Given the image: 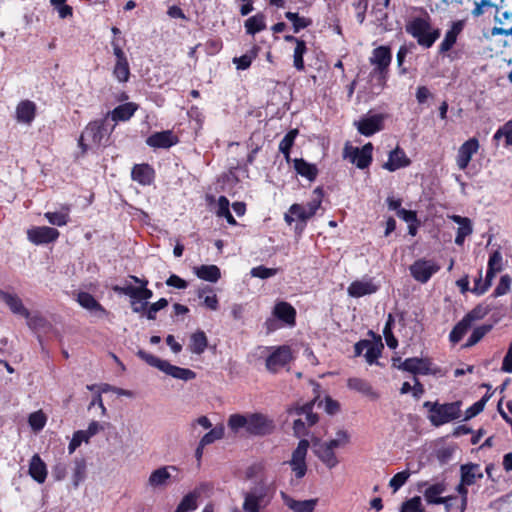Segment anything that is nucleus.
<instances>
[{"label": "nucleus", "instance_id": "f257e3e1", "mask_svg": "<svg viewBox=\"0 0 512 512\" xmlns=\"http://www.w3.org/2000/svg\"><path fill=\"white\" fill-rule=\"evenodd\" d=\"M227 425L234 433L244 430L247 434L255 436L271 434L275 429L274 421L261 413L232 414Z\"/></svg>", "mask_w": 512, "mask_h": 512}, {"label": "nucleus", "instance_id": "f03ea898", "mask_svg": "<svg viewBox=\"0 0 512 512\" xmlns=\"http://www.w3.org/2000/svg\"><path fill=\"white\" fill-rule=\"evenodd\" d=\"M406 31L417 40L420 46L430 48L440 37V29L433 28L430 16L425 13L423 16L413 17L406 24Z\"/></svg>", "mask_w": 512, "mask_h": 512}, {"label": "nucleus", "instance_id": "7ed1b4c3", "mask_svg": "<svg viewBox=\"0 0 512 512\" xmlns=\"http://www.w3.org/2000/svg\"><path fill=\"white\" fill-rule=\"evenodd\" d=\"M461 402H451L445 404L425 402L424 407L429 410V420L432 425L438 427L453 420L460 418L461 416Z\"/></svg>", "mask_w": 512, "mask_h": 512}, {"label": "nucleus", "instance_id": "20e7f679", "mask_svg": "<svg viewBox=\"0 0 512 512\" xmlns=\"http://www.w3.org/2000/svg\"><path fill=\"white\" fill-rule=\"evenodd\" d=\"M137 356L145 361L148 365L159 369L167 375L172 376L173 378L189 381L196 377L194 371L186 368H181L178 366H174L170 364L166 360H162L155 355L148 353L144 350H139L137 352Z\"/></svg>", "mask_w": 512, "mask_h": 512}, {"label": "nucleus", "instance_id": "39448f33", "mask_svg": "<svg viewBox=\"0 0 512 512\" xmlns=\"http://www.w3.org/2000/svg\"><path fill=\"white\" fill-rule=\"evenodd\" d=\"M107 136V131L103 122L94 121L89 123L79 137L78 145L82 153L89 150L98 148L102 145L104 138Z\"/></svg>", "mask_w": 512, "mask_h": 512}, {"label": "nucleus", "instance_id": "423d86ee", "mask_svg": "<svg viewBox=\"0 0 512 512\" xmlns=\"http://www.w3.org/2000/svg\"><path fill=\"white\" fill-rule=\"evenodd\" d=\"M313 403H306L303 406H294L288 409V413L296 416H305V420L298 418L293 423V431L296 437L306 436L307 427L313 426L318 421V416L312 412Z\"/></svg>", "mask_w": 512, "mask_h": 512}, {"label": "nucleus", "instance_id": "0eeeda50", "mask_svg": "<svg viewBox=\"0 0 512 512\" xmlns=\"http://www.w3.org/2000/svg\"><path fill=\"white\" fill-rule=\"evenodd\" d=\"M268 486L261 483L244 493L243 510L245 512H261L270 502L267 495Z\"/></svg>", "mask_w": 512, "mask_h": 512}, {"label": "nucleus", "instance_id": "6e6552de", "mask_svg": "<svg viewBox=\"0 0 512 512\" xmlns=\"http://www.w3.org/2000/svg\"><path fill=\"white\" fill-rule=\"evenodd\" d=\"M265 350L268 352L266 368L272 373L278 372L293 359L291 347L288 345L266 347Z\"/></svg>", "mask_w": 512, "mask_h": 512}, {"label": "nucleus", "instance_id": "1a4fd4ad", "mask_svg": "<svg viewBox=\"0 0 512 512\" xmlns=\"http://www.w3.org/2000/svg\"><path fill=\"white\" fill-rule=\"evenodd\" d=\"M176 466H161L153 470L146 482V486L150 491H163L173 480L172 472H177Z\"/></svg>", "mask_w": 512, "mask_h": 512}, {"label": "nucleus", "instance_id": "9d476101", "mask_svg": "<svg viewBox=\"0 0 512 512\" xmlns=\"http://www.w3.org/2000/svg\"><path fill=\"white\" fill-rule=\"evenodd\" d=\"M322 198V190L318 187L313 191L312 197L306 206L301 204H293L290 206L289 212L295 215L301 221L306 222L321 208Z\"/></svg>", "mask_w": 512, "mask_h": 512}, {"label": "nucleus", "instance_id": "9b49d317", "mask_svg": "<svg viewBox=\"0 0 512 512\" xmlns=\"http://www.w3.org/2000/svg\"><path fill=\"white\" fill-rule=\"evenodd\" d=\"M373 145L365 144L362 148L346 145L344 148V158L355 164L360 169L367 168L372 161Z\"/></svg>", "mask_w": 512, "mask_h": 512}, {"label": "nucleus", "instance_id": "f8f14e48", "mask_svg": "<svg viewBox=\"0 0 512 512\" xmlns=\"http://www.w3.org/2000/svg\"><path fill=\"white\" fill-rule=\"evenodd\" d=\"M440 270V266L434 260L419 259L410 266L412 277L420 282L426 283Z\"/></svg>", "mask_w": 512, "mask_h": 512}, {"label": "nucleus", "instance_id": "ddd939ff", "mask_svg": "<svg viewBox=\"0 0 512 512\" xmlns=\"http://www.w3.org/2000/svg\"><path fill=\"white\" fill-rule=\"evenodd\" d=\"M309 441L302 439L292 453L291 460L288 462L297 478H303L307 472L306 456L309 448Z\"/></svg>", "mask_w": 512, "mask_h": 512}, {"label": "nucleus", "instance_id": "4468645a", "mask_svg": "<svg viewBox=\"0 0 512 512\" xmlns=\"http://www.w3.org/2000/svg\"><path fill=\"white\" fill-rule=\"evenodd\" d=\"M59 237V231L48 226L33 227L27 231L30 242L41 245L55 241Z\"/></svg>", "mask_w": 512, "mask_h": 512}, {"label": "nucleus", "instance_id": "2eb2a0df", "mask_svg": "<svg viewBox=\"0 0 512 512\" xmlns=\"http://www.w3.org/2000/svg\"><path fill=\"white\" fill-rule=\"evenodd\" d=\"M384 116L381 114L367 115L355 122L360 134L371 136L383 129Z\"/></svg>", "mask_w": 512, "mask_h": 512}, {"label": "nucleus", "instance_id": "dca6fc26", "mask_svg": "<svg viewBox=\"0 0 512 512\" xmlns=\"http://www.w3.org/2000/svg\"><path fill=\"white\" fill-rule=\"evenodd\" d=\"M479 150V141L476 138H470L465 141L458 149L456 156V164L460 170H465L473 155Z\"/></svg>", "mask_w": 512, "mask_h": 512}, {"label": "nucleus", "instance_id": "f3484780", "mask_svg": "<svg viewBox=\"0 0 512 512\" xmlns=\"http://www.w3.org/2000/svg\"><path fill=\"white\" fill-rule=\"evenodd\" d=\"M398 368L413 374L427 375L436 373V370L432 368L431 361L427 358H407Z\"/></svg>", "mask_w": 512, "mask_h": 512}, {"label": "nucleus", "instance_id": "a211bd4d", "mask_svg": "<svg viewBox=\"0 0 512 512\" xmlns=\"http://www.w3.org/2000/svg\"><path fill=\"white\" fill-rule=\"evenodd\" d=\"M392 60L391 49L388 46H379L372 51L369 58L370 63L375 67L374 70L383 74L387 71Z\"/></svg>", "mask_w": 512, "mask_h": 512}, {"label": "nucleus", "instance_id": "6ab92c4d", "mask_svg": "<svg viewBox=\"0 0 512 512\" xmlns=\"http://www.w3.org/2000/svg\"><path fill=\"white\" fill-rule=\"evenodd\" d=\"M423 486H427L423 495L428 504L440 505L441 502H444L442 494L447 490V483L444 480L430 485L427 482L421 483L420 488Z\"/></svg>", "mask_w": 512, "mask_h": 512}, {"label": "nucleus", "instance_id": "aec40b11", "mask_svg": "<svg viewBox=\"0 0 512 512\" xmlns=\"http://www.w3.org/2000/svg\"><path fill=\"white\" fill-rule=\"evenodd\" d=\"M0 301L3 302L15 315L28 316V309L24 306L21 298L8 291L0 289Z\"/></svg>", "mask_w": 512, "mask_h": 512}, {"label": "nucleus", "instance_id": "412c9836", "mask_svg": "<svg viewBox=\"0 0 512 512\" xmlns=\"http://www.w3.org/2000/svg\"><path fill=\"white\" fill-rule=\"evenodd\" d=\"M464 25L465 23L462 20L452 22L450 28L445 33L444 39L439 45L440 53H446L452 49L457 41L458 36L463 31Z\"/></svg>", "mask_w": 512, "mask_h": 512}, {"label": "nucleus", "instance_id": "4be33fe9", "mask_svg": "<svg viewBox=\"0 0 512 512\" xmlns=\"http://www.w3.org/2000/svg\"><path fill=\"white\" fill-rule=\"evenodd\" d=\"M178 142L177 136L172 131L166 130L150 135L146 143L153 148H170Z\"/></svg>", "mask_w": 512, "mask_h": 512}, {"label": "nucleus", "instance_id": "5701e85b", "mask_svg": "<svg viewBox=\"0 0 512 512\" xmlns=\"http://www.w3.org/2000/svg\"><path fill=\"white\" fill-rule=\"evenodd\" d=\"M410 163L411 161L407 157L405 151L399 147H396L394 150L390 151L388 161L383 164V168L393 172L400 168L409 166Z\"/></svg>", "mask_w": 512, "mask_h": 512}, {"label": "nucleus", "instance_id": "b1692460", "mask_svg": "<svg viewBox=\"0 0 512 512\" xmlns=\"http://www.w3.org/2000/svg\"><path fill=\"white\" fill-rule=\"evenodd\" d=\"M347 387L351 390H354L363 396L369 398L372 401L379 399L380 395L377 391L374 390L372 385L361 378L353 377L347 380Z\"/></svg>", "mask_w": 512, "mask_h": 512}, {"label": "nucleus", "instance_id": "393cba45", "mask_svg": "<svg viewBox=\"0 0 512 512\" xmlns=\"http://www.w3.org/2000/svg\"><path fill=\"white\" fill-rule=\"evenodd\" d=\"M378 290V286L371 279H363L352 282L348 287V294L352 297L359 298L370 295Z\"/></svg>", "mask_w": 512, "mask_h": 512}, {"label": "nucleus", "instance_id": "a878e982", "mask_svg": "<svg viewBox=\"0 0 512 512\" xmlns=\"http://www.w3.org/2000/svg\"><path fill=\"white\" fill-rule=\"evenodd\" d=\"M273 316L283 321L288 326L295 325L296 310L291 304L285 301H280L275 304Z\"/></svg>", "mask_w": 512, "mask_h": 512}, {"label": "nucleus", "instance_id": "bb28decb", "mask_svg": "<svg viewBox=\"0 0 512 512\" xmlns=\"http://www.w3.org/2000/svg\"><path fill=\"white\" fill-rule=\"evenodd\" d=\"M28 474L37 483L42 484L47 478V466L38 454H34L29 462Z\"/></svg>", "mask_w": 512, "mask_h": 512}, {"label": "nucleus", "instance_id": "cd10ccee", "mask_svg": "<svg viewBox=\"0 0 512 512\" xmlns=\"http://www.w3.org/2000/svg\"><path fill=\"white\" fill-rule=\"evenodd\" d=\"M483 478V472L479 464L467 463L460 466V479L471 486Z\"/></svg>", "mask_w": 512, "mask_h": 512}, {"label": "nucleus", "instance_id": "c85d7f7f", "mask_svg": "<svg viewBox=\"0 0 512 512\" xmlns=\"http://www.w3.org/2000/svg\"><path fill=\"white\" fill-rule=\"evenodd\" d=\"M77 301L83 308L89 310L95 316L103 317L107 314L102 305L89 293L80 292L77 295Z\"/></svg>", "mask_w": 512, "mask_h": 512}, {"label": "nucleus", "instance_id": "c756f323", "mask_svg": "<svg viewBox=\"0 0 512 512\" xmlns=\"http://www.w3.org/2000/svg\"><path fill=\"white\" fill-rule=\"evenodd\" d=\"M449 218L459 226L455 237V243L461 246L464 243L465 238L473 232L472 222L469 218L459 215H451Z\"/></svg>", "mask_w": 512, "mask_h": 512}, {"label": "nucleus", "instance_id": "7c9ffc66", "mask_svg": "<svg viewBox=\"0 0 512 512\" xmlns=\"http://www.w3.org/2000/svg\"><path fill=\"white\" fill-rule=\"evenodd\" d=\"M314 451L316 456L328 467L334 468L338 464V459L334 453V450L331 449L324 442H317L314 444Z\"/></svg>", "mask_w": 512, "mask_h": 512}, {"label": "nucleus", "instance_id": "2f4dec72", "mask_svg": "<svg viewBox=\"0 0 512 512\" xmlns=\"http://www.w3.org/2000/svg\"><path fill=\"white\" fill-rule=\"evenodd\" d=\"M36 113V105L29 100L21 101L16 107V119L20 123L30 124Z\"/></svg>", "mask_w": 512, "mask_h": 512}, {"label": "nucleus", "instance_id": "473e14b6", "mask_svg": "<svg viewBox=\"0 0 512 512\" xmlns=\"http://www.w3.org/2000/svg\"><path fill=\"white\" fill-rule=\"evenodd\" d=\"M131 177L143 186L150 185L154 179V170L148 164H137L132 169Z\"/></svg>", "mask_w": 512, "mask_h": 512}, {"label": "nucleus", "instance_id": "72a5a7b5", "mask_svg": "<svg viewBox=\"0 0 512 512\" xmlns=\"http://www.w3.org/2000/svg\"><path fill=\"white\" fill-rule=\"evenodd\" d=\"M132 281H134L139 286L133 285V294L131 299H138L139 301L148 302L150 298L153 296V292L147 288L148 280L145 278H139L137 276L131 275L129 277Z\"/></svg>", "mask_w": 512, "mask_h": 512}, {"label": "nucleus", "instance_id": "f704fd0d", "mask_svg": "<svg viewBox=\"0 0 512 512\" xmlns=\"http://www.w3.org/2000/svg\"><path fill=\"white\" fill-rule=\"evenodd\" d=\"M194 273L198 278L215 283L221 277L220 269L216 265H201L194 268Z\"/></svg>", "mask_w": 512, "mask_h": 512}, {"label": "nucleus", "instance_id": "c9c22d12", "mask_svg": "<svg viewBox=\"0 0 512 512\" xmlns=\"http://www.w3.org/2000/svg\"><path fill=\"white\" fill-rule=\"evenodd\" d=\"M282 496L284 498L285 504L294 512H314L315 506L317 504L316 499L297 501L286 496L284 493Z\"/></svg>", "mask_w": 512, "mask_h": 512}, {"label": "nucleus", "instance_id": "e433bc0d", "mask_svg": "<svg viewBox=\"0 0 512 512\" xmlns=\"http://www.w3.org/2000/svg\"><path fill=\"white\" fill-rule=\"evenodd\" d=\"M208 346V339L203 331H197L190 337L189 349L192 353L200 355Z\"/></svg>", "mask_w": 512, "mask_h": 512}, {"label": "nucleus", "instance_id": "4c0bfd02", "mask_svg": "<svg viewBox=\"0 0 512 512\" xmlns=\"http://www.w3.org/2000/svg\"><path fill=\"white\" fill-rule=\"evenodd\" d=\"M294 169L302 177L313 181L317 176V168L314 164H310L303 159H294Z\"/></svg>", "mask_w": 512, "mask_h": 512}, {"label": "nucleus", "instance_id": "58836bf2", "mask_svg": "<svg viewBox=\"0 0 512 512\" xmlns=\"http://www.w3.org/2000/svg\"><path fill=\"white\" fill-rule=\"evenodd\" d=\"M26 319L27 326L36 332L46 331L50 328L49 322L39 313H30L28 310V316H24Z\"/></svg>", "mask_w": 512, "mask_h": 512}, {"label": "nucleus", "instance_id": "ea45409f", "mask_svg": "<svg viewBox=\"0 0 512 512\" xmlns=\"http://www.w3.org/2000/svg\"><path fill=\"white\" fill-rule=\"evenodd\" d=\"M86 478V462L82 458H76L73 461L72 467V484L74 488H77L81 482Z\"/></svg>", "mask_w": 512, "mask_h": 512}, {"label": "nucleus", "instance_id": "a19ab883", "mask_svg": "<svg viewBox=\"0 0 512 512\" xmlns=\"http://www.w3.org/2000/svg\"><path fill=\"white\" fill-rule=\"evenodd\" d=\"M137 107L133 103H125L119 105L111 112V118L113 121H125L130 119L135 113Z\"/></svg>", "mask_w": 512, "mask_h": 512}, {"label": "nucleus", "instance_id": "79ce46f5", "mask_svg": "<svg viewBox=\"0 0 512 512\" xmlns=\"http://www.w3.org/2000/svg\"><path fill=\"white\" fill-rule=\"evenodd\" d=\"M503 269V258L502 254L496 250L494 251L488 260V269L487 274L488 275V281H492L494 276L499 273Z\"/></svg>", "mask_w": 512, "mask_h": 512}, {"label": "nucleus", "instance_id": "37998d69", "mask_svg": "<svg viewBox=\"0 0 512 512\" xmlns=\"http://www.w3.org/2000/svg\"><path fill=\"white\" fill-rule=\"evenodd\" d=\"M113 76L120 83H125L130 77V66L128 59L115 61Z\"/></svg>", "mask_w": 512, "mask_h": 512}, {"label": "nucleus", "instance_id": "c03bdc74", "mask_svg": "<svg viewBox=\"0 0 512 512\" xmlns=\"http://www.w3.org/2000/svg\"><path fill=\"white\" fill-rule=\"evenodd\" d=\"M197 295L199 298H203V303L207 308L211 310L218 309V298L210 287L206 286L198 289Z\"/></svg>", "mask_w": 512, "mask_h": 512}, {"label": "nucleus", "instance_id": "a18cd8bd", "mask_svg": "<svg viewBox=\"0 0 512 512\" xmlns=\"http://www.w3.org/2000/svg\"><path fill=\"white\" fill-rule=\"evenodd\" d=\"M471 323L465 317L456 324L450 332L449 338L452 343H458L471 327Z\"/></svg>", "mask_w": 512, "mask_h": 512}, {"label": "nucleus", "instance_id": "49530a36", "mask_svg": "<svg viewBox=\"0 0 512 512\" xmlns=\"http://www.w3.org/2000/svg\"><path fill=\"white\" fill-rule=\"evenodd\" d=\"M265 26V19L264 16L261 14L252 16L248 18L245 22V28L247 30V33L252 35L265 29Z\"/></svg>", "mask_w": 512, "mask_h": 512}, {"label": "nucleus", "instance_id": "de8ad7c7", "mask_svg": "<svg viewBox=\"0 0 512 512\" xmlns=\"http://www.w3.org/2000/svg\"><path fill=\"white\" fill-rule=\"evenodd\" d=\"M505 139V146H512V120L506 122L494 134L493 141L499 142L500 139Z\"/></svg>", "mask_w": 512, "mask_h": 512}, {"label": "nucleus", "instance_id": "09e8293b", "mask_svg": "<svg viewBox=\"0 0 512 512\" xmlns=\"http://www.w3.org/2000/svg\"><path fill=\"white\" fill-rule=\"evenodd\" d=\"M297 134L298 130L293 129L289 131L279 143V151L285 156L287 161H289L290 148L292 147Z\"/></svg>", "mask_w": 512, "mask_h": 512}, {"label": "nucleus", "instance_id": "8fccbe9b", "mask_svg": "<svg viewBox=\"0 0 512 512\" xmlns=\"http://www.w3.org/2000/svg\"><path fill=\"white\" fill-rule=\"evenodd\" d=\"M285 17L292 22L295 33H298L301 29L312 24V21L309 18L301 17L294 12H286Z\"/></svg>", "mask_w": 512, "mask_h": 512}, {"label": "nucleus", "instance_id": "3c124183", "mask_svg": "<svg viewBox=\"0 0 512 512\" xmlns=\"http://www.w3.org/2000/svg\"><path fill=\"white\" fill-rule=\"evenodd\" d=\"M224 436V426L218 425L212 428L208 433H206L199 441L202 446H207L215 442L216 440L222 439Z\"/></svg>", "mask_w": 512, "mask_h": 512}, {"label": "nucleus", "instance_id": "603ef678", "mask_svg": "<svg viewBox=\"0 0 512 512\" xmlns=\"http://www.w3.org/2000/svg\"><path fill=\"white\" fill-rule=\"evenodd\" d=\"M44 216L50 224L56 226H64L69 220L68 208L66 212H46Z\"/></svg>", "mask_w": 512, "mask_h": 512}, {"label": "nucleus", "instance_id": "864d4df0", "mask_svg": "<svg viewBox=\"0 0 512 512\" xmlns=\"http://www.w3.org/2000/svg\"><path fill=\"white\" fill-rule=\"evenodd\" d=\"M47 418L45 414L39 410L30 414L28 422L34 431H40L44 428Z\"/></svg>", "mask_w": 512, "mask_h": 512}, {"label": "nucleus", "instance_id": "5fc2aeb1", "mask_svg": "<svg viewBox=\"0 0 512 512\" xmlns=\"http://www.w3.org/2000/svg\"><path fill=\"white\" fill-rule=\"evenodd\" d=\"M410 471L404 470L395 474L389 481V486L392 488L393 492H397L409 479Z\"/></svg>", "mask_w": 512, "mask_h": 512}, {"label": "nucleus", "instance_id": "6e6d98bb", "mask_svg": "<svg viewBox=\"0 0 512 512\" xmlns=\"http://www.w3.org/2000/svg\"><path fill=\"white\" fill-rule=\"evenodd\" d=\"M491 329L492 325L490 324H485L475 328L469 337L466 346H473L478 343Z\"/></svg>", "mask_w": 512, "mask_h": 512}, {"label": "nucleus", "instance_id": "4d7b16f0", "mask_svg": "<svg viewBox=\"0 0 512 512\" xmlns=\"http://www.w3.org/2000/svg\"><path fill=\"white\" fill-rule=\"evenodd\" d=\"M350 436L347 431L339 430L336 433V437L330 441L325 442L331 449L335 450L337 448L343 447L349 443Z\"/></svg>", "mask_w": 512, "mask_h": 512}, {"label": "nucleus", "instance_id": "13d9d810", "mask_svg": "<svg viewBox=\"0 0 512 512\" xmlns=\"http://www.w3.org/2000/svg\"><path fill=\"white\" fill-rule=\"evenodd\" d=\"M306 44L305 42H297V45L294 49V55H293V58H294V67L301 71L304 69V61H303V56L304 54L306 53Z\"/></svg>", "mask_w": 512, "mask_h": 512}, {"label": "nucleus", "instance_id": "bf43d9fd", "mask_svg": "<svg viewBox=\"0 0 512 512\" xmlns=\"http://www.w3.org/2000/svg\"><path fill=\"white\" fill-rule=\"evenodd\" d=\"M382 348H383L382 344L378 345L376 343L369 341V346H366V352L364 353V357H365L366 361L369 364L375 363L381 354Z\"/></svg>", "mask_w": 512, "mask_h": 512}, {"label": "nucleus", "instance_id": "052dcab7", "mask_svg": "<svg viewBox=\"0 0 512 512\" xmlns=\"http://www.w3.org/2000/svg\"><path fill=\"white\" fill-rule=\"evenodd\" d=\"M402 512H424L421 497L415 496L402 504Z\"/></svg>", "mask_w": 512, "mask_h": 512}, {"label": "nucleus", "instance_id": "680f3d73", "mask_svg": "<svg viewBox=\"0 0 512 512\" xmlns=\"http://www.w3.org/2000/svg\"><path fill=\"white\" fill-rule=\"evenodd\" d=\"M168 301L165 298H161L155 303L148 304L147 310H146V318L149 320L156 319V314L158 311L164 309L167 307Z\"/></svg>", "mask_w": 512, "mask_h": 512}, {"label": "nucleus", "instance_id": "e2e57ef3", "mask_svg": "<svg viewBox=\"0 0 512 512\" xmlns=\"http://www.w3.org/2000/svg\"><path fill=\"white\" fill-rule=\"evenodd\" d=\"M66 0H50V4L57 10L60 18L72 16V7L65 4Z\"/></svg>", "mask_w": 512, "mask_h": 512}, {"label": "nucleus", "instance_id": "0e129e2a", "mask_svg": "<svg viewBox=\"0 0 512 512\" xmlns=\"http://www.w3.org/2000/svg\"><path fill=\"white\" fill-rule=\"evenodd\" d=\"M469 485L462 482L460 479V483L456 487L457 493L460 495V503L456 506V508L459 510V512H464L467 506L468 501V487Z\"/></svg>", "mask_w": 512, "mask_h": 512}, {"label": "nucleus", "instance_id": "69168bd1", "mask_svg": "<svg viewBox=\"0 0 512 512\" xmlns=\"http://www.w3.org/2000/svg\"><path fill=\"white\" fill-rule=\"evenodd\" d=\"M276 268H267L264 266H257L251 269L250 274L252 277H257L261 279H267L273 277L277 274Z\"/></svg>", "mask_w": 512, "mask_h": 512}, {"label": "nucleus", "instance_id": "338daca9", "mask_svg": "<svg viewBox=\"0 0 512 512\" xmlns=\"http://www.w3.org/2000/svg\"><path fill=\"white\" fill-rule=\"evenodd\" d=\"M82 442L88 443L89 440L85 435L84 431L79 430L73 434V437L68 445V451L70 454L74 453V451L82 444Z\"/></svg>", "mask_w": 512, "mask_h": 512}, {"label": "nucleus", "instance_id": "774afa93", "mask_svg": "<svg viewBox=\"0 0 512 512\" xmlns=\"http://www.w3.org/2000/svg\"><path fill=\"white\" fill-rule=\"evenodd\" d=\"M489 313L487 306L478 305L472 311H470L465 318L472 324L476 320L484 318Z\"/></svg>", "mask_w": 512, "mask_h": 512}]
</instances>
